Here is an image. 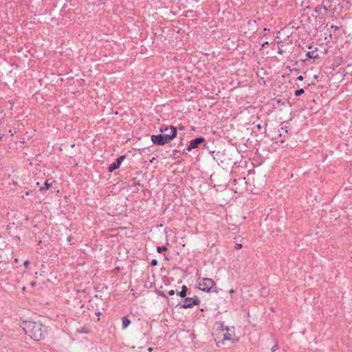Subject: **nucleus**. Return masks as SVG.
Wrapping results in <instances>:
<instances>
[{
  "label": "nucleus",
  "instance_id": "nucleus-28",
  "mask_svg": "<svg viewBox=\"0 0 352 352\" xmlns=\"http://www.w3.org/2000/svg\"><path fill=\"white\" fill-rule=\"evenodd\" d=\"M241 247H242L241 244H236V249H240V248H241Z\"/></svg>",
  "mask_w": 352,
  "mask_h": 352
},
{
  "label": "nucleus",
  "instance_id": "nucleus-20",
  "mask_svg": "<svg viewBox=\"0 0 352 352\" xmlns=\"http://www.w3.org/2000/svg\"><path fill=\"white\" fill-rule=\"evenodd\" d=\"M278 348V346L277 344H275L272 348H271V351L272 352H275Z\"/></svg>",
  "mask_w": 352,
  "mask_h": 352
},
{
  "label": "nucleus",
  "instance_id": "nucleus-14",
  "mask_svg": "<svg viewBox=\"0 0 352 352\" xmlns=\"http://www.w3.org/2000/svg\"><path fill=\"white\" fill-rule=\"evenodd\" d=\"M122 327L123 329H126L129 324H131V320L128 318L127 316H124L122 318Z\"/></svg>",
  "mask_w": 352,
  "mask_h": 352
},
{
  "label": "nucleus",
  "instance_id": "nucleus-16",
  "mask_svg": "<svg viewBox=\"0 0 352 352\" xmlns=\"http://www.w3.org/2000/svg\"><path fill=\"white\" fill-rule=\"evenodd\" d=\"M305 92V89L301 88V89H297L294 91V96H300L301 94H302L303 93Z\"/></svg>",
  "mask_w": 352,
  "mask_h": 352
},
{
  "label": "nucleus",
  "instance_id": "nucleus-22",
  "mask_svg": "<svg viewBox=\"0 0 352 352\" xmlns=\"http://www.w3.org/2000/svg\"><path fill=\"white\" fill-rule=\"evenodd\" d=\"M175 294V292L173 289H171V290L168 291V294L169 296H173Z\"/></svg>",
  "mask_w": 352,
  "mask_h": 352
},
{
  "label": "nucleus",
  "instance_id": "nucleus-39",
  "mask_svg": "<svg viewBox=\"0 0 352 352\" xmlns=\"http://www.w3.org/2000/svg\"><path fill=\"white\" fill-rule=\"evenodd\" d=\"M280 142L281 143H283V142H285V140H280Z\"/></svg>",
  "mask_w": 352,
  "mask_h": 352
},
{
  "label": "nucleus",
  "instance_id": "nucleus-37",
  "mask_svg": "<svg viewBox=\"0 0 352 352\" xmlns=\"http://www.w3.org/2000/svg\"><path fill=\"white\" fill-rule=\"evenodd\" d=\"M294 71H296V72H299V71H300L298 69H296H296H294Z\"/></svg>",
  "mask_w": 352,
  "mask_h": 352
},
{
  "label": "nucleus",
  "instance_id": "nucleus-21",
  "mask_svg": "<svg viewBox=\"0 0 352 352\" xmlns=\"http://www.w3.org/2000/svg\"><path fill=\"white\" fill-rule=\"evenodd\" d=\"M321 9H322L321 7L320 8L316 7L315 8V12H316L318 14H321V13H322L321 12Z\"/></svg>",
  "mask_w": 352,
  "mask_h": 352
},
{
  "label": "nucleus",
  "instance_id": "nucleus-38",
  "mask_svg": "<svg viewBox=\"0 0 352 352\" xmlns=\"http://www.w3.org/2000/svg\"><path fill=\"white\" fill-rule=\"evenodd\" d=\"M267 31H270V30H269V29L267 30V28H264V31H265V32H267Z\"/></svg>",
  "mask_w": 352,
  "mask_h": 352
},
{
  "label": "nucleus",
  "instance_id": "nucleus-11",
  "mask_svg": "<svg viewBox=\"0 0 352 352\" xmlns=\"http://www.w3.org/2000/svg\"><path fill=\"white\" fill-rule=\"evenodd\" d=\"M53 182H54V181L49 182V179L46 180L44 185L40 187L39 191L41 192H43L45 190L49 189L52 186Z\"/></svg>",
  "mask_w": 352,
  "mask_h": 352
},
{
  "label": "nucleus",
  "instance_id": "nucleus-6",
  "mask_svg": "<svg viewBox=\"0 0 352 352\" xmlns=\"http://www.w3.org/2000/svg\"><path fill=\"white\" fill-rule=\"evenodd\" d=\"M205 142L206 139L201 136L190 140L187 148L184 150L183 153L186 154V151H191L192 149L199 148V146Z\"/></svg>",
  "mask_w": 352,
  "mask_h": 352
},
{
  "label": "nucleus",
  "instance_id": "nucleus-18",
  "mask_svg": "<svg viewBox=\"0 0 352 352\" xmlns=\"http://www.w3.org/2000/svg\"><path fill=\"white\" fill-rule=\"evenodd\" d=\"M158 264V261L156 259H152L151 261V265L153 266V267H155L156 265H157Z\"/></svg>",
  "mask_w": 352,
  "mask_h": 352
},
{
  "label": "nucleus",
  "instance_id": "nucleus-32",
  "mask_svg": "<svg viewBox=\"0 0 352 352\" xmlns=\"http://www.w3.org/2000/svg\"><path fill=\"white\" fill-rule=\"evenodd\" d=\"M31 191H26L25 195H29L30 194Z\"/></svg>",
  "mask_w": 352,
  "mask_h": 352
},
{
  "label": "nucleus",
  "instance_id": "nucleus-10",
  "mask_svg": "<svg viewBox=\"0 0 352 352\" xmlns=\"http://www.w3.org/2000/svg\"><path fill=\"white\" fill-rule=\"evenodd\" d=\"M316 51L317 48L315 50L307 52L306 54L307 57L311 59H318L319 55L316 53Z\"/></svg>",
  "mask_w": 352,
  "mask_h": 352
},
{
  "label": "nucleus",
  "instance_id": "nucleus-5",
  "mask_svg": "<svg viewBox=\"0 0 352 352\" xmlns=\"http://www.w3.org/2000/svg\"><path fill=\"white\" fill-rule=\"evenodd\" d=\"M184 303L181 304L179 302L175 305L176 307L179 306L181 308L188 309L192 308L195 305H198L200 302L199 298L195 296L193 298H184Z\"/></svg>",
  "mask_w": 352,
  "mask_h": 352
},
{
  "label": "nucleus",
  "instance_id": "nucleus-27",
  "mask_svg": "<svg viewBox=\"0 0 352 352\" xmlns=\"http://www.w3.org/2000/svg\"><path fill=\"white\" fill-rule=\"evenodd\" d=\"M256 127H257V129H258V130L259 131H261V129L263 128V127H262V126H261V124H257V125H256Z\"/></svg>",
  "mask_w": 352,
  "mask_h": 352
},
{
  "label": "nucleus",
  "instance_id": "nucleus-2",
  "mask_svg": "<svg viewBox=\"0 0 352 352\" xmlns=\"http://www.w3.org/2000/svg\"><path fill=\"white\" fill-rule=\"evenodd\" d=\"M170 133H160L158 135H152L151 136V142L153 144L157 146H164L170 143L173 139L177 137V128L173 125L170 126Z\"/></svg>",
  "mask_w": 352,
  "mask_h": 352
},
{
  "label": "nucleus",
  "instance_id": "nucleus-46",
  "mask_svg": "<svg viewBox=\"0 0 352 352\" xmlns=\"http://www.w3.org/2000/svg\"><path fill=\"white\" fill-rule=\"evenodd\" d=\"M1 138V137L0 136V139Z\"/></svg>",
  "mask_w": 352,
  "mask_h": 352
},
{
  "label": "nucleus",
  "instance_id": "nucleus-13",
  "mask_svg": "<svg viewBox=\"0 0 352 352\" xmlns=\"http://www.w3.org/2000/svg\"><path fill=\"white\" fill-rule=\"evenodd\" d=\"M187 292H188L187 286L183 285L182 287V290L180 292H177V294L182 298H185L187 295Z\"/></svg>",
  "mask_w": 352,
  "mask_h": 352
},
{
  "label": "nucleus",
  "instance_id": "nucleus-25",
  "mask_svg": "<svg viewBox=\"0 0 352 352\" xmlns=\"http://www.w3.org/2000/svg\"><path fill=\"white\" fill-rule=\"evenodd\" d=\"M303 79H304V77L302 75L298 76L296 78L297 80H300V81L303 80Z\"/></svg>",
  "mask_w": 352,
  "mask_h": 352
},
{
  "label": "nucleus",
  "instance_id": "nucleus-17",
  "mask_svg": "<svg viewBox=\"0 0 352 352\" xmlns=\"http://www.w3.org/2000/svg\"><path fill=\"white\" fill-rule=\"evenodd\" d=\"M168 129H170V127L167 126H161L160 127L159 130L161 133H165L167 131H168Z\"/></svg>",
  "mask_w": 352,
  "mask_h": 352
},
{
  "label": "nucleus",
  "instance_id": "nucleus-45",
  "mask_svg": "<svg viewBox=\"0 0 352 352\" xmlns=\"http://www.w3.org/2000/svg\"><path fill=\"white\" fill-rule=\"evenodd\" d=\"M100 314V312H98V313H97V316H99Z\"/></svg>",
  "mask_w": 352,
  "mask_h": 352
},
{
  "label": "nucleus",
  "instance_id": "nucleus-40",
  "mask_svg": "<svg viewBox=\"0 0 352 352\" xmlns=\"http://www.w3.org/2000/svg\"><path fill=\"white\" fill-rule=\"evenodd\" d=\"M261 82H263V83H264V84L265 83V80H263V78L261 79Z\"/></svg>",
  "mask_w": 352,
  "mask_h": 352
},
{
  "label": "nucleus",
  "instance_id": "nucleus-8",
  "mask_svg": "<svg viewBox=\"0 0 352 352\" xmlns=\"http://www.w3.org/2000/svg\"><path fill=\"white\" fill-rule=\"evenodd\" d=\"M126 158V155H120L119 156L108 168V171L110 173L113 172L114 170L119 168L120 164L123 162V160Z\"/></svg>",
  "mask_w": 352,
  "mask_h": 352
},
{
  "label": "nucleus",
  "instance_id": "nucleus-30",
  "mask_svg": "<svg viewBox=\"0 0 352 352\" xmlns=\"http://www.w3.org/2000/svg\"><path fill=\"white\" fill-rule=\"evenodd\" d=\"M283 50H278V53L279 54H283Z\"/></svg>",
  "mask_w": 352,
  "mask_h": 352
},
{
  "label": "nucleus",
  "instance_id": "nucleus-43",
  "mask_svg": "<svg viewBox=\"0 0 352 352\" xmlns=\"http://www.w3.org/2000/svg\"><path fill=\"white\" fill-rule=\"evenodd\" d=\"M177 152H178V151H177V150H175V151H174V153H175H175H177Z\"/></svg>",
  "mask_w": 352,
  "mask_h": 352
},
{
  "label": "nucleus",
  "instance_id": "nucleus-29",
  "mask_svg": "<svg viewBox=\"0 0 352 352\" xmlns=\"http://www.w3.org/2000/svg\"><path fill=\"white\" fill-rule=\"evenodd\" d=\"M179 130H184V126L183 125H179Z\"/></svg>",
  "mask_w": 352,
  "mask_h": 352
},
{
  "label": "nucleus",
  "instance_id": "nucleus-35",
  "mask_svg": "<svg viewBox=\"0 0 352 352\" xmlns=\"http://www.w3.org/2000/svg\"><path fill=\"white\" fill-rule=\"evenodd\" d=\"M268 45V42H267V41H266V42H265L262 45H263V46H265V45Z\"/></svg>",
  "mask_w": 352,
  "mask_h": 352
},
{
  "label": "nucleus",
  "instance_id": "nucleus-31",
  "mask_svg": "<svg viewBox=\"0 0 352 352\" xmlns=\"http://www.w3.org/2000/svg\"><path fill=\"white\" fill-rule=\"evenodd\" d=\"M67 240L68 241H71V240H72V236H68V237H67Z\"/></svg>",
  "mask_w": 352,
  "mask_h": 352
},
{
  "label": "nucleus",
  "instance_id": "nucleus-36",
  "mask_svg": "<svg viewBox=\"0 0 352 352\" xmlns=\"http://www.w3.org/2000/svg\"><path fill=\"white\" fill-rule=\"evenodd\" d=\"M234 290H233V289H230V294H232V293H234Z\"/></svg>",
  "mask_w": 352,
  "mask_h": 352
},
{
  "label": "nucleus",
  "instance_id": "nucleus-15",
  "mask_svg": "<svg viewBox=\"0 0 352 352\" xmlns=\"http://www.w3.org/2000/svg\"><path fill=\"white\" fill-rule=\"evenodd\" d=\"M167 250H168L167 248L164 245L157 247V252L158 253H162L163 252L167 251Z\"/></svg>",
  "mask_w": 352,
  "mask_h": 352
},
{
  "label": "nucleus",
  "instance_id": "nucleus-42",
  "mask_svg": "<svg viewBox=\"0 0 352 352\" xmlns=\"http://www.w3.org/2000/svg\"><path fill=\"white\" fill-rule=\"evenodd\" d=\"M278 103L281 104V101H280V100H278ZM282 104H283V102H282Z\"/></svg>",
  "mask_w": 352,
  "mask_h": 352
},
{
  "label": "nucleus",
  "instance_id": "nucleus-12",
  "mask_svg": "<svg viewBox=\"0 0 352 352\" xmlns=\"http://www.w3.org/2000/svg\"><path fill=\"white\" fill-rule=\"evenodd\" d=\"M332 0H324L322 3L321 8L325 11H328L331 8Z\"/></svg>",
  "mask_w": 352,
  "mask_h": 352
},
{
  "label": "nucleus",
  "instance_id": "nucleus-33",
  "mask_svg": "<svg viewBox=\"0 0 352 352\" xmlns=\"http://www.w3.org/2000/svg\"><path fill=\"white\" fill-rule=\"evenodd\" d=\"M155 160V157H153V158L150 160V162H151V163H153V162Z\"/></svg>",
  "mask_w": 352,
  "mask_h": 352
},
{
  "label": "nucleus",
  "instance_id": "nucleus-7",
  "mask_svg": "<svg viewBox=\"0 0 352 352\" xmlns=\"http://www.w3.org/2000/svg\"><path fill=\"white\" fill-rule=\"evenodd\" d=\"M221 329V332L223 333V338L220 341L217 342V344L219 345L220 342L223 343L225 340H231L232 342H234L235 340L232 338V334L230 333V329L228 327H223L222 323L219 324Z\"/></svg>",
  "mask_w": 352,
  "mask_h": 352
},
{
  "label": "nucleus",
  "instance_id": "nucleus-3",
  "mask_svg": "<svg viewBox=\"0 0 352 352\" xmlns=\"http://www.w3.org/2000/svg\"><path fill=\"white\" fill-rule=\"evenodd\" d=\"M199 289L208 293H219L215 282L209 278H203L198 279Z\"/></svg>",
  "mask_w": 352,
  "mask_h": 352
},
{
  "label": "nucleus",
  "instance_id": "nucleus-24",
  "mask_svg": "<svg viewBox=\"0 0 352 352\" xmlns=\"http://www.w3.org/2000/svg\"><path fill=\"white\" fill-rule=\"evenodd\" d=\"M30 265V261L28 260L25 261L23 263V265L27 267Z\"/></svg>",
  "mask_w": 352,
  "mask_h": 352
},
{
  "label": "nucleus",
  "instance_id": "nucleus-34",
  "mask_svg": "<svg viewBox=\"0 0 352 352\" xmlns=\"http://www.w3.org/2000/svg\"><path fill=\"white\" fill-rule=\"evenodd\" d=\"M148 351L149 352H151V351H153V348L149 347V348L148 349Z\"/></svg>",
  "mask_w": 352,
  "mask_h": 352
},
{
  "label": "nucleus",
  "instance_id": "nucleus-26",
  "mask_svg": "<svg viewBox=\"0 0 352 352\" xmlns=\"http://www.w3.org/2000/svg\"><path fill=\"white\" fill-rule=\"evenodd\" d=\"M331 28H333L335 30H339L340 29V27L337 26V25H332Z\"/></svg>",
  "mask_w": 352,
  "mask_h": 352
},
{
  "label": "nucleus",
  "instance_id": "nucleus-19",
  "mask_svg": "<svg viewBox=\"0 0 352 352\" xmlns=\"http://www.w3.org/2000/svg\"><path fill=\"white\" fill-rule=\"evenodd\" d=\"M131 180L133 182L135 186H141L140 181L137 180L136 178L134 177Z\"/></svg>",
  "mask_w": 352,
  "mask_h": 352
},
{
  "label": "nucleus",
  "instance_id": "nucleus-44",
  "mask_svg": "<svg viewBox=\"0 0 352 352\" xmlns=\"http://www.w3.org/2000/svg\"><path fill=\"white\" fill-rule=\"evenodd\" d=\"M183 138H181V144L183 143Z\"/></svg>",
  "mask_w": 352,
  "mask_h": 352
},
{
  "label": "nucleus",
  "instance_id": "nucleus-4",
  "mask_svg": "<svg viewBox=\"0 0 352 352\" xmlns=\"http://www.w3.org/2000/svg\"><path fill=\"white\" fill-rule=\"evenodd\" d=\"M214 160L222 167H227L231 164L230 158L228 157L226 150L212 152Z\"/></svg>",
  "mask_w": 352,
  "mask_h": 352
},
{
  "label": "nucleus",
  "instance_id": "nucleus-23",
  "mask_svg": "<svg viewBox=\"0 0 352 352\" xmlns=\"http://www.w3.org/2000/svg\"><path fill=\"white\" fill-rule=\"evenodd\" d=\"M158 294H159V296H160L162 297L167 298L166 294L163 292H159Z\"/></svg>",
  "mask_w": 352,
  "mask_h": 352
},
{
  "label": "nucleus",
  "instance_id": "nucleus-41",
  "mask_svg": "<svg viewBox=\"0 0 352 352\" xmlns=\"http://www.w3.org/2000/svg\"><path fill=\"white\" fill-rule=\"evenodd\" d=\"M261 82H263V83H264V84L265 83V80H263V78L261 79Z\"/></svg>",
  "mask_w": 352,
  "mask_h": 352
},
{
  "label": "nucleus",
  "instance_id": "nucleus-9",
  "mask_svg": "<svg viewBox=\"0 0 352 352\" xmlns=\"http://www.w3.org/2000/svg\"><path fill=\"white\" fill-rule=\"evenodd\" d=\"M245 179V177H239L238 179H234L230 182V184L236 186L235 188L234 189L235 192H238L239 190H240L239 188L237 187L236 185L243 186V184H246Z\"/></svg>",
  "mask_w": 352,
  "mask_h": 352
},
{
  "label": "nucleus",
  "instance_id": "nucleus-1",
  "mask_svg": "<svg viewBox=\"0 0 352 352\" xmlns=\"http://www.w3.org/2000/svg\"><path fill=\"white\" fill-rule=\"evenodd\" d=\"M23 329L35 341L43 340L47 336V328L39 322L25 321Z\"/></svg>",
  "mask_w": 352,
  "mask_h": 352
}]
</instances>
